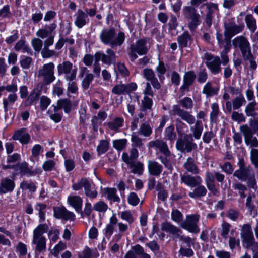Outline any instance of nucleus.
<instances>
[{
  "label": "nucleus",
  "mask_w": 258,
  "mask_h": 258,
  "mask_svg": "<svg viewBox=\"0 0 258 258\" xmlns=\"http://www.w3.org/2000/svg\"><path fill=\"white\" fill-rule=\"evenodd\" d=\"M251 160L255 167L258 168V150L253 149L251 151Z\"/></svg>",
  "instance_id": "obj_64"
},
{
  "label": "nucleus",
  "mask_w": 258,
  "mask_h": 258,
  "mask_svg": "<svg viewBox=\"0 0 258 258\" xmlns=\"http://www.w3.org/2000/svg\"><path fill=\"white\" fill-rule=\"evenodd\" d=\"M46 231L45 227H37L34 230L32 243L35 245V253H40L46 250V239L43 236Z\"/></svg>",
  "instance_id": "obj_2"
},
{
  "label": "nucleus",
  "mask_w": 258,
  "mask_h": 258,
  "mask_svg": "<svg viewBox=\"0 0 258 258\" xmlns=\"http://www.w3.org/2000/svg\"><path fill=\"white\" fill-rule=\"evenodd\" d=\"M148 169L150 174L153 176H159L162 172L163 168L161 164L154 160L148 161Z\"/></svg>",
  "instance_id": "obj_24"
},
{
  "label": "nucleus",
  "mask_w": 258,
  "mask_h": 258,
  "mask_svg": "<svg viewBox=\"0 0 258 258\" xmlns=\"http://www.w3.org/2000/svg\"><path fill=\"white\" fill-rule=\"evenodd\" d=\"M181 181L187 186L195 187L202 182V179L199 176H192L190 175H181Z\"/></svg>",
  "instance_id": "obj_18"
},
{
  "label": "nucleus",
  "mask_w": 258,
  "mask_h": 258,
  "mask_svg": "<svg viewBox=\"0 0 258 258\" xmlns=\"http://www.w3.org/2000/svg\"><path fill=\"white\" fill-rule=\"evenodd\" d=\"M211 108L210 119L211 122H216L219 112V106L217 103H214L211 105Z\"/></svg>",
  "instance_id": "obj_47"
},
{
  "label": "nucleus",
  "mask_w": 258,
  "mask_h": 258,
  "mask_svg": "<svg viewBox=\"0 0 258 258\" xmlns=\"http://www.w3.org/2000/svg\"><path fill=\"white\" fill-rule=\"evenodd\" d=\"M255 102H251L246 106L245 111L248 116H254L256 114L255 112Z\"/></svg>",
  "instance_id": "obj_56"
},
{
  "label": "nucleus",
  "mask_w": 258,
  "mask_h": 258,
  "mask_svg": "<svg viewBox=\"0 0 258 258\" xmlns=\"http://www.w3.org/2000/svg\"><path fill=\"white\" fill-rule=\"evenodd\" d=\"M148 50L146 40L142 39L139 40L135 44L131 46L130 55L132 60H134L138 57L137 53L140 55H144L147 53Z\"/></svg>",
  "instance_id": "obj_6"
},
{
  "label": "nucleus",
  "mask_w": 258,
  "mask_h": 258,
  "mask_svg": "<svg viewBox=\"0 0 258 258\" xmlns=\"http://www.w3.org/2000/svg\"><path fill=\"white\" fill-rule=\"evenodd\" d=\"M245 21L246 26L251 32L254 33L257 28L256 21L255 19L251 14L246 15Z\"/></svg>",
  "instance_id": "obj_34"
},
{
  "label": "nucleus",
  "mask_w": 258,
  "mask_h": 258,
  "mask_svg": "<svg viewBox=\"0 0 258 258\" xmlns=\"http://www.w3.org/2000/svg\"><path fill=\"white\" fill-rule=\"evenodd\" d=\"M12 139L19 141L22 144H27L31 140V137L27 133L26 128H21L14 132Z\"/></svg>",
  "instance_id": "obj_16"
},
{
  "label": "nucleus",
  "mask_w": 258,
  "mask_h": 258,
  "mask_svg": "<svg viewBox=\"0 0 258 258\" xmlns=\"http://www.w3.org/2000/svg\"><path fill=\"white\" fill-rule=\"evenodd\" d=\"M99 37L101 41L105 45H109L114 48L120 46L125 39V35L123 32H120L116 36L114 28L103 29L100 32Z\"/></svg>",
  "instance_id": "obj_1"
},
{
  "label": "nucleus",
  "mask_w": 258,
  "mask_h": 258,
  "mask_svg": "<svg viewBox=\"0 0 258 258\" xmlns=\"http://www.w3.org/2000/svg\"><path fill=\"white\" fill-rule=\"evenodd\" d=\"M98 256L97 252L93 254L91 250L88 247H86L81 254H79L78 258H96Z\"/></svg>",
  "instance_id": "obj_52"
},
{
  "label": "nucleus",
  "mask_w": 258,
  "mask_h": 258,
  "mask_svg": "<svg viewBox=\"0 0 258 258\" xmlns=\"http://www.w3.org/2000/svg\"><path fill=\"white\" fill-rule=\"evenodd\" d=\"M239 130L244 136V141L246 145L251 147H258V140L255 137L253 136V132L247 124L241 125Z\"/></svg>",
  "instance_id": "obj_9"
},
{
  "label": "nucleus",
  "mask_w": 258,
  "mask_h": 258,
  "mask_svg": "<svg viewBox=\"0 0 258 258\" xmlns=\"http://www.w3.org/2000/svg\"><path fill=\"white\" fill-rule=\"evenodd\" d=\"M191 135H186L184 139H178L176 143V149L181 152H190L192 149L197 147L196 143H193Z\"/></svg>",
  "instance_id": "obj_7"
},
{
  "label": "nucleus",
  "mask_w": 258,
  "mask_h": 258,
  "mask_svg": "<svg viewBox=\"0 0 258 258\" xmlns=\"http://www.w3.org/2000/svg\"><path fill=\"white\" fill-rule=\"evenodd\" d=\"M69 81L67 91L68 92L71 93H77L78 92V87L77 84L75 81H74V79H67Z\"/></svg>",
  "instance_id": "obj_61"
},
{
  "label": "nucleus",
  "mask_w": 258,
  "mask_h": 258,
  "mask_svg": "<svg viewBox=\"0 0 258 258\" xmlns=\"http://www.w3.org/2000/svg\"><path fill=\"white\" fill-rule=\"evenodd\" d=\"M109 143L105 140H101L97 146V151L98 154H102L106 152L108 149Z\"/></svg>",
  "instance_id": "obj_50"
},
{
  "label": "nucleus",
  "mask_w": 258,
  "mask_h": 258,
  "mask_svg": "<svg viewBox=\"0 0 258 258\" xmlns=\"http://www.w3.org/2000/svg\"><path fill=\"white\" fill-rule=\"evenodd\" d=\"M53 215L56 218L64 221H74L76 219L75 214L62 206L54 207Z\"/></svg>",
  "instance_id": "obj_10"
},
{
  "label": "nucleus",
  "mask_w": 258,
  "mask_h": 258,
  "mask_svg": "<svg viewBox=\"0 0 258 258\" xmlns=\"http://www.w3.org/2000/svg\"><path fill=\"white\" fill-rule=\"evenodd\" d=\"M152 104V100L150 98L144 96L143 99L142 100V110H146L151 109Z\"/></svg>",
  "instance_id": "obj_63"
},
{
  "label": "nucleus",
  "mask_w": 258,
  "mask_h": 258,
  "mask_svg": "<svg viewBox=\"0 0 258 258\" xmlns=\"http://www.w3.org/2000/svg\"><path fill=\"white\" fill-rule=\"evenodd\" d=\"M203 92L207 96H211L217 94L218 89L213 87L211 83L207 82L203 88Z\"/></svg>",
  "instance_id": "obj_39"
},
{
  "label": "nucleus",
  "mask_w": 258,
  "mask_h": 258,
  "mask_svg": "<svg viewBox=\"0 0 258 258\" xmlns=\"http://www.w3.org/2000/svg\"><path fill=\"white\" fill-rule=\"evenodd\" d=\"M18 99V96L16 93H11L8 95L7 98L3 99V105L4 111L7 112L12 108L13 105Z\"/></svg>",
  "instance_id": "obj_25"
},
{
  "label": "nucleus",
  "mask_w": 258,
  "mask_h": 258,
  "mask_svg": "<svg viewBox=\"0 0 258 258\" xmlns=\"http://www.w3.org/2000/svg\"><path fill=\"white\" fill-rule=\"evenodd\" d=\"M84 188L85 194L87 196L93 199L97 197V192L95 190L91 188V185L88 180L87 181L86 186H85Z\"/></svg>",
  "instance_id": "obj_54"
},
{
  "label": "nucleus",
  "mask_w": 258,
  "mask_h": 258,
  "mask_svg": "<svg viewBox=\"0 0 258 258\" xmlns=\"http://www.w3.org/2000/svg\"><path fill=\"white\" fill-rule=\"evenodd\" d=\"M46 205L42 203H38L35 205V209L39 212V218L41 220H43L45 219V210L46 209Z\"/></svg>",
  "instance_id": "obj_62"
},
{
  "label": "nucleus",
  "mask_w": 258,
  "mask_h": 258,
  "mask_svg": "<svg viewBox=\"0 0 258 258\" xmlns=\"http://www.w3.org/2000/svg\"><path fill=\"white\" fill-rule=\"evenodd\" d=\"M244 28L243 25H237L235 23L230 22L225 25L224 34L230 39L234 35L241 32Z\"/></svg>",
  "instance_id": "obj_17"
},
{
  "label": "nucleus",
  "mask_w": 258,
  "mask_h": 258,
  "mask_svg": "<svg viewBox=\"0 0 258 258\" xmlns=\"http://www.w3.org/2000/svg\"><path fill=\"white\" fill-rule=\"evenodd\" d=\"M244 246L249 247L254 243V238L250 227H243L241 233Z\"/></svg>",
  "instance_id": "obj_15"
},
{
  "label": "nucleus",
  "mask_w": 258,
  "mask_h": 258,
  "mask_svg": "<svg viewBox=\"0 0 258 258\" xmlns=\"http://www.w3.org/2000/svg\"><path fill=\"white\" fill-rule=\"evenodd\" d=\"M203 130V124L201 121L197 120L194 126L190 127V131L193 133V136L196 139L201 138Z\"/></svg>",
  "instance_id": "obj_31"
},
{
  "label": "nucleus",
  "mask_w": 258,
  "mask_h": 258,
  "mask_svg": "<svg viewBox=\"0 0 258 258\" xmlns=\"http://www.w3.org/2000/svg\"><path fill=\"white\" fill-rule=\"evenodd\" d=\"M132 145L133 146L139 148V149H144V144L142 139L138 137V135L133 134L131 135Z\"/></svg>",
  "instance_id": "obj_48"
},
{
  "label": "nucleus",
  "mask_w": 258,
  "mask_h": 258,
  "mask_svg": "<svg viewBox=\"0 0 258 258\" xmlns=\"http://www.w3.org/2000/svg\"><path fill=\"white\" fill-rule=\"evenodd\" d=\"M15 170L23 174H27L30 173V170L26 162L18 163L15 165Z\"/></svg>",
  "instance_id": "obj_45"
},
{
  "label": "nucleus",
  "mask_w": 258,
  "mask_h": 258,
  "mask_svg": "<svg viewBox=\"0 0 258 258\" xmlns=\"http://www.w3.org/2000/svg\"><path fill=\"white\" fill-rule=\"evenodd\" d=\"M54 68V64L51 62L44 64L39 69L38 77L44 84L48 85L55 80Z\"/></svg>",
  "instance_id": "obj_3"
},
{
  "label": "nucleus",
  "mask_w": 258,
  "mask_h": 258,
  "mask_svg": "<svg viewBox=\"0 0 258 258\" xmlns=\"http://www.w3.org/2000/svg\"><path fill=\"white\" fill-rule=\"evenodd\" d=\"M206 188L204 186L201 185L200 184L198 185L192 192H189L188 195L190 198L196 199L197 198L204 197L206 195Z\"/></svg>",
  "instance_id": "obj_33"
},
{
  "label": "nucleus",
  "mask_w": 258,
  "mask_h": 258,
  "mask_svg": "<svg viewBox=\"0 0 258 258\" xmlns=\"http://www.w3.org/2000/svg\"><path fill=\"white\" fill-rule=\"evenodd\" d=\"M106 54L101 51L97 52L94 54L95 59L97 61H101L103 63L110 65L115 61L116 55L115 53L111 49H107L106 51Z\"/></svg>",
  "instance_id": "obj_11"
},
{
  "label": "nucleus",
  "mask_w": 258,
  "mask_h": 258,
  "mask_svg": "<svg viewBox=\"0 0 258 258\" xmlns=\"http://www.w3.org/2000/svg\"><path fill=\"white\" fill-rule=\"evenodd\" d=\"M101 192L111 202H119L120 201V198L116 195V189L114 188H101Z\"/></svg>",
  "instance_id": "obj_23"
},
{
  "label": "nucleus",
  "mask_w": 258,
  "mask_h": 258,
  "mask_svg": "<svg viewBox=\"0 0 258 258\" xmlns=\"http://www.w3.org/2000/svg\"><path fill=\"white\" fill-rule=\"evenodd\" d=\"M55 111L63 109L66 113H69L71 109L72 103L68 99H61L57 101V106H54Z\"/></svg>",
  "instance_id": "obj_27"
},
{
  "label": "nucleus",
  "mask_w": 258,
  "mask_h": 258,
  "mask_svg": "<svg viewBox=\"0 0 258 258\" xmlns=\"http://www.w3.org/2000/svg\"><path fill=\"white\" fill-rule=\"evenodd\" d=\"M93 78L94 76L91 73H88L85 75L82 82V86L84 90H87L89 88Z\"/></svg>",
  "instance_id": "obj_51"
},
{
  "label": "nucleus",
  "mask_w": 258,
  "mask_h": 258,
  "mask_svg": "<svg viewBox=\"0 0 258 258\" xmlns=\"http://www.w3.org/2000/svg\"><path fill=\"white\" fill-rule=\"evenodd\" d=\"M32 63V58L31 57L24 55L20 57V64L22 69H29Z\"/></svg>",
  "instance_id": "obj_43"
},
{
  "label": "nucleus",
  "mask_w": 258,
  "mask_h": 258,
  "mask_svg": "<svg viewBox=\"0 0 258 258\" xmlns=\"http://www.w3.org/2000/svg\"><path fill=\"white\" fill-rule=\"evenodd\" d=\"M245 102H246V101L243 96H239L233 100L232 104L233 109L235 110L239 109Z\"/></svg>",
  "instance_id": "obj_57"
},
{
  "label": "nucleus",
  "mask_w": 258,
  "mask_h": 258,
  "mask_svg": "<svg viewBox=\"0 0 258 258\" xmlns=\"http://www.w3.org/2000/svg\"><path fill=\"white\" fill-rule=\"evenodd\" d=\"M14 49L17 51H21L28 54L31 53V50L23 40H20L15 44Z\"/></svg>",
  "instance_id": "obj_35"
},
{
  "label": "nucleus",
  "mask_w": 258,
  "mask_h": 258,
  "mask_svg": "<svg viewBox=\"0 0 258 258\" xmlns=\"http://www.w3.org/2000/svg\"><path fill=\"white\" fill-rule=\"evenodd\" d=\"M165 137L167 139L170 140L171 143L174 142L176 137L174 125H171L165 129Z\"/></svg>",
  "instance_id": "obj_38"
},
{
  "label": "nucleus",
  "mask_w": 258,
  "mask_h": 258,
  "mask_svg": "<svg viewBox=\"0 0 258 258\" xmlns=\"http://www.w3.org/2000/svg\"><path fill=\"white\" fill-rule=\"evenodd\" d=\"M206 65L212 74H218L221 71V60L219 56H213L209 53H205Z\"/></svg>",
  "instance_id": "obj_5"
},
{
  "label": "nucleus",
  "mask_w": 258,
  "mask_h": 258,
  "mask_svg": "<svg viewBox=\"0 0 258 258\" xmlns=\"http://www.w3.org/2000/svg\"><path fill=\"white\" fill-rule=\"evenodd\" d=\"M75 25L79 29L89 23V19L87 14L83 10L79 9L75 15Z\"/></svg>",
  "instance_id": "obj_19"
},
{
  "label": "nucleus",
  "mask_w": 258,
  "mask_h": 258,
  "mask_svg": "<svg viewBox=\"0 0 258 258\" xmlns=\"http://www.w3.org/2000/svg\"><path fill=\"white\" fill-rule=\"evenodd\" d=\"M235 189L238 190L239 195L241 198L243 199L246 197V195L244 192L247 190V187L240 183H235L233 186Z\"/></svg>",
  "instance_id": "obj_58"
},
{
  "label": "nucleus",
  "mask_w": 258,
  "mask_h": 258,
  "mask_svg": "<svg viewBox=\"0 0 258 258\" xmlns=\"http://www.w3.org/2000/svg\"><path fill=\"white\" fill-rule=\"evenodd\" d=\"M196 78V75L192 71H189L186 72L183 77L184 83L181 88L186 89L191 85Z\"/></svg>",
  "instance_id": "obj_32"
},
{
  "label": "nucleus",
  "mask_w": 258,
  "mask_h": 258,
  "mask_svg": "<svg viewBox=\"0 0 258 258\" xmlns=\"http://www.w3.org/2000/svg\"><path fill=\"white\" fill-rule=\"evenodd\" d=\"M152 133V130L150 126L147 123H143L139 130V134L144 137H149Z\"/></svg>",
  "instance_id": "obj_46"
},
{
  "label": "nucleus",
  "mask_w": 258,
  "mask_h": 258,
  "mask_svg": "<svg viewBox=\"0 0 258 258\" xmlns=\"http://www.w3.org/2000/svg\"><path fill=\"white\" fill-rule=\"evenodd\" d=\"M66 244L63 243L62 241H60L57 244H56L53 248L52 254L55 256L57 257L59 253L62 250L66 248Z\"/></svg>",
  "instance_id": "obj_60"
},
{
  "label": "nucleus",
  "mask_w": 258,
  "mask_h": 258,
  "mask_svg": "<svg viewBox=\"0 0 258 258\" xmlns=\"http://www.w3.org/2000/svg\"><path fill=\"white\" fill-rule=\"evenodd\" d=\"M254 173L252 168L247 166L246 168L236 170L233 175L241 181H246L247 178Z\"/></svg>",
  "instance_id": "obj_21"
},
{
  "label": "nucleus",
  "mask_w": 258,
  "mask_h": 258,
  "mask_svg": "<svg viewBox=\"0 0 258 258\" xmlns=\"http://www.w3.org/2000/svg\"><path fill=\"white\" fill-rule=\"evenodd\" d=\"M40 90L38 88L34 89L25 101V105L28 106L32 105L38 99V97L40 95Z\"/></svg>",
  "instance_id": "obj_30"
},
{
  "label": "nucleus",
  "mask_w": 258,
  "mask_h": 258,
  "mask_svg": "<svg viewBox=\"0 0 258 258\" xmlns=\"http://www.w3.org/2000/svg\"><path fill=\"white\" fill-rule=\"evenodd\" d=\"M184 169L189 172L194 174H198L200 170L195 163V161L191 157H188L183 164Z\"/></svg>",
  "instance_id": "obj_28"
},
{
  "label": "nucleus",
  "mask_w": 258,
  "mask_h": 258,
  "mask_svg": "<svg viewBox=\"0 0 258 258\" xmlns=\"http://www.w3.org/2000/svg\"><path fill=\"white\" fill-rule=\"evenodd\" d=\"M179 104L181 106L186 109H191L194 106L192 100L189 97H184L180 100L179 101Z\"/></svg>",
  "instance_id": "obj_49"
},
{
  "label": "nucleus",
  "mask_w": 258,
  "mask_h": 258,
  "mask_svg": "<svg viewBox=\"0 0 258 258\" xmlns=\"http://www.w3.org/2000/svg\"><path fill=\"white\" fill-rule=\"evenodd\" d=\"M126 143V139L115 140L113 141V146L118 151H121L125 148Z\"/></svg>",
  "instance_id": "obj_53"
},
{
  "label": "nucleus",
  "mask_w": 258,
  "mask_h": 258,
  "mask_svg": "<svg viewBox=\"0 0 258 258\" xmlns=\"http://www.w3.org/2000/svg\"><path fill=\"white\" fill-rule=\"evenodd\" d=\"M147 146L149 149L156 148L158 149L159 152L166 157H168L170 155V152L167 144L162 140H156L151 141L148 143Z\"/></svg>",
  "instance_id": "obj_14"
},
{
  "label": "nucleus",
  "mask_w": 258,
  "mask_h": 258,
  "mask_svg": "<svg viewBox=\"0 0 258 258\" xmlns=\"http://www.w3.org/2000/svg\"><path fill=\"white\" fill-rule=\"evenodd\" d=\"M56 25L52 23L49 25L45 26L44 28L39 29L36 32V35L42 39L47 38L50 36L52 32L55 29Z\"/></svg>",
  "instance_id": "obj_26"
},
{
  "label": "nucleus",
  "mask_w": 258,
  "mask_h": 258,
  "mask_svg": "<svg viewBox=\"0 0 258 258\" xmlns=\"http://www.w3.org/2000/svg\"><path fill=\"white\" fill-rule=\"evenodd\" d=\"M121 218L127 221L129 224H132L135 220L130 211H125L120 213Z\"/></svg>",
  "instance_id": "obj_59"
},
{
  "label": "nucleus",
  "mask_w": 258,
  "mask_h": 258,
  "mask_svg": "<svg viewBox=\"0 0 258 258\" xmlns=\"http://www.w3.org/2000/svg\"><path fill=\"white\" fill-rule=\"evenodd\" d=\"M67 202L75 209L76 212L81 213V216L83 217L82 211L83 200L81 197L78 196H69Z\"/></svg>",
  "instance_id": "obj_22"
},
{
  "label": "nucleus",
  "mask_w": 258,
  "mask_h": 258,
  "mask_svg": "<svg viewBox=\"0 0 258 258\" xmlns=\"http://www.w3.org/2000/svg\"><path fill=\"white\" fill-rule=\"evenodd\" d=\"M123 119L121 118L118 117L112 121L107 123L108 127L112 130H117L122 126Z\"/></svg>",
  "instance_id": "obj_44"
},
{
  "label": "nucleus",
  "mask_w": 258,
  "mask_h": 258,
  "mask_svg": "<svg viewBox=\"0 0 258 258\" xmlns=\"http://www.w3.org/2000/svg\"><path fill=\"white\" fill-rule=\"evenodd\" d=\"M137 88V85L135 83L127 84H118L115 85L112 89V92L116 95L130 94Z\"/></svg>",
  "instance_id": "obj_12"
},
{
  "label": "nucleus",
  "mask_w": 258,
  "mask_h": 258,
  "mask_svg": "<svg viewBox=\"0 0 258 258\" xmlns=\"http://www.w3.org/2000/svg\"><path fill=\"white\" fill-rule=\"evenodd\" d=\"M172 111L174 115L179 116L182 120L189 124H192L195 122V116L189 112L181 109L178 105H174Z\"/></svg>",
  "instance_id": "obj_13"
},
{
  "label": "nucleus",
  "mask_w": 258,
  "mask_h": 258,
  "mask_svg": "<svg viewBox=\"0 0 258 258\" xmlns=\"http://www.w3.org/2000/svg\"><path fill=\"white\" fill-rule=\"evenodd\" d=\"M107 116V114L105 111H99L96 116L92 117L91 122L94 130L97 131L98 124L104 121Z\"/></svg>",
  "instance_id": "obj_29"
},
{
  "label": "nucleus",
  "mask_w": 258,
  "mask_h": 258,
  "mask_svg": "<svg viewBox=\"0 0 258 258\" xmlns=\"http://www.w3.org/2000/svg\"><path fill=\"white\" fill-rule=\"evenodd\" d=\"M108 207L106 203L102 201L95 203L93 206V209L99 213H105L108 209Z\"/></svg>",
  "instance_id": "obj_41"
},
{
  "label": "nucleus",
  "mask_w": 258,
  "mask_h": 258,
  "mask_svg": "<svg viewBox=\"0 0 258 258\" xmlns=\"http://www.w3.org/2000/svg\"><path fill=\"white\" fill-rule=\"evenodd\" d=\"M20 188L23 190H29V191L33 192L36 190V186L31 181H23L20 184Z\"/></svg>",
  "instance_id": "obj_42"
},
{
  "label": "nucleus",
  "mask_w": 258,
  "mask_h": 258,
  "mask_svg": "<svg viewBox=\"0 0 258 258\" xmlns=\"http://www.w3.org/2000/svg\"><path fill=\"white\" fill-rule=\"evenodd\" d=\"M58 75L65 74L66 79H74L76 76L77 69H73V64L66 61L57 66Z\"/></svg>",
  "instance_id": "obj_8"
},
{
  "label": "nucleus",
  "mask_w": 258,
  "mask_h": 258,
  "mask_svg": "<svg viewBox=\"0 0 258 258\" xmlns=\"http://www.w3.org/2000/svg\"><path fill=\"white\" fill-rule=\"evenodd\" d=\"M191 40V36L188 32H184L178 38V42L181 47H185Z\"/></svg>",
  "instance_id": "obj_36"
},
{
  "label": "nucleus",
  "mask_w": 258,
  "mask_h": 258,
  "mask_svg": "<svg viewBox=\"0 0 258 258\" xmlns=\"http://www.w3.org/2000/svg\"><path fill=\"white\" fill-rule=\"evenodd\" d=\"M233 45L235 48L240 49L243 57H248L251 53V48L247 39L243 36H240L235 38L232 40Z\"/></svg>",
  "instance_id": "obj_4"
},
{
  "label": "nucleus",
  "mask_w": 258,
  "mask_h": 258,
  "mask_svg": "<svg viewBox=\"0 0 258 258\" xmlns=\"http://www.w3.org/2000/svg\"><path fill=\"white\" fill-rule=\"evenodd\" d=\"M15 187V184L14 179H10L8 177L3 178L0 183V192L2 194H7L12 192Z\"/></svg>",
  "instance_id": "obj_20"
},
{
  "label": "nucleus",
  "mask_w": 258,
  "mask_h": 258,
  "mask_svg": "<svg viewBox=\"0 0 258 258\" xmlns=\"http://www.w3.org/2000/svg\"><path fill=\"white\" fill-rule=\"evenodd\" d=\"M199 220V215L198 214L187 215L185 221V226H197Z\"/></svg>",
  "instance_id": "obj_40"
},
{
  "label": "nucleus",
  "mask_w": 258,
  "mask_h": 258,
  "mask_svg": "<svg viewBox=\"0 0 258 258\" xmlns=\"http://www.w3.org/2000/svg\"><path fill=\"white\" fill-rule=\"evenodd\" d=\"M134 174L141 175L144 170V165L140 162H134L129 167Z\"/></svg>",
  "instance_id": "obj_37"
},
{
  "label": "nucleus",
  "mask_w": 258,
  "mask_h": 258,
  "mask_svg": "<svg viewBox=\"0 0 258 258\" xmlns=\"http://www.w3.org/2000/svg\"><path fill=\"white\" fill-rule=\"evenodd\" d=\"M183 11L185 15L189 17L190 18L199 16V14L196 13L195 8L190 6H185L183 8Z\"/></svg>",
  "instance_id": "obj_55"
}]
</instances>
